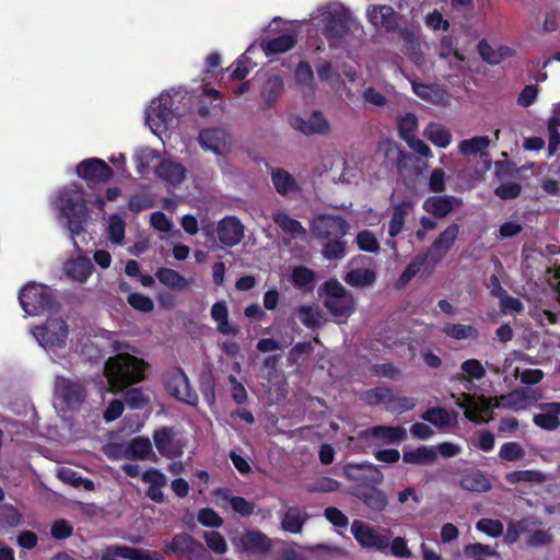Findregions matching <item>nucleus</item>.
Masks as SVG:
<instances>
[{"label": "nucleus", "instance_id": "obj_9", "mask_svg": "<svg viewBox=\"0 0 560 560\" xmlns=\"http://www.w3.org/2000/svg\"><path fill=\"white\" fill-rule=\"evenodd\" d=\"M323 34L330 47L338 46L350 32L351 15L346 10L329 12L325 19Z\"/></svg>", "mask_w": 560, "mask_h": 560}, {"label": "nucleus", "instance_id": "obj_1", "mask_svg": "<svg viewBox=\"0 0 560 560\" xmlns=\"http://www.w3.org/2000/svg\"><path fill=\"white\" fill-rule=\"evenodd\" d=\"M145 366L142 359L128 353H118L106 361L104 374L113 389L119 392L142 381Z\"/></svg>", "mask_w": 560, "mask_h": 560}, {"label": "nucleus", "instance_id": "obj_42", "mask_svg": "<svg viewBox=\"0 0 560 560\" xmlns=\"http://www.w3.org/2000/svg\"><path fill=\"white\" fill-rule=\"evenodd\" d=\"M93 268L90 259L79 257L68 264L67 275L74 280L85 282L91 276Z\"/></svg>", "mask_w": 560, "mask_h": 560}, {"label": "nucleus", "instance_id": "obj_32", "mask_svg": "<svg viewBox=\"0 0 560 560\" xmlns=\"http://www.w3.org/2000/svg\"><path fill=\"white\" fill-rule=\"evenodd\" d=\"M290 278L293 287L303 292L311 293L315 289L316 272L308 267H294Z\"/></svg>", "mask_w": 560, "mask_h": 560}, {"label": "nucleus", "instance_id": "obj_22", "mask_svg": "<svg viewBox=\"0 0 560 560\" xmlns=\"http://www.w3.org/2000/svg\"><path fill=\"white\" fill-rule=\"evenodd\" d=\"M539 408L544 412L534 415L533 422L540 429L556 430L560 425V401L544 402L539 405Z\"/></svg>", "mask_w": 560, "mask_h": 560}, {"label": "nucleus", "instance_id": "obj_11", "mask_svg": "<svg viewBox=\"0 0 560 560\" xmlns=\"http://www.w3.org/2000/svg\"><path fill=\"white\" fill-rule=\"evenodd\" d=\"M56 393L69 409H77L86 398V389L79 380L58 376L55 382Z\"/></svg>", "mask_w": 560, "mask_h": 560}, {"label": "nucleus", "instance_id": "obj_38", "mask_svg": "<svg viewBox=\"0 0 560 560\" xmlns=\"http://www.w3.org/2000/svg\"><path fill=\"white\" fill-rule=\"evenodd\" d=\"M505 480L510 485H516V483H536V485H542L547 477L546 475L540 470L535 469H526V470H513L505 475Z\"/></svg>", "mask_w": 560, "mask_h": 560}, {"label": "nucleus", "instance_id": "obj_30", "mask_svg": "<svg viewBox=\"0 0 560 560\" xmlns=\"http://www.w3.org/2000/svg\"><path fill=\"white\" fill-rule=\"evenodd\" d=\"M241 547L250 553H266L270 549V541L260 530H247L241 537Z\"/></svg>", "mask_w": 560, "mask_h": 560}, {"label": "nucleus", "instance_id": "obj_15", "mask_svg": "<svg viewBox=\"0 0 560 560\" xmlns=\"http://www.w3.org/2000/svg\"><path fill=\"white\" fill-rule=\"evenodd\" d=\"M456 404L464 409L465 417L476 423L485 422V416L491 412L490 399L483 395L462 393V401L458 400Z\"/></svg>", "mask_w": 560, "mask_h": 560}, {"label": "nucleus", "instance_id": "obj_53", "mask_svg": "<svg viewBox=\"0 0 560 560\" xmlns=\"http://www.w3.org/2000/svg\"><path fill=\"white\" fill-rule=\"evenodd\" d=\"M357 245L360 250L366 253H377L380 250V243L375 234L370 230H362L357 234Z\"/></svg>", "mask_w": 560, "mask_h": 560}, {"label": "nucleus", "instance_id": "obj_2", "mask_svg": "<svg viewBox=\"0 0 560 560\" xmlns=\"http://www.w3.org/2000/svg\"><path fill=\"white\" fill-rule=\"evenodd\" d=\"M317 293L323 299L324 307L338 324L346 323L355 312V298L336 278L322 283Z\"/></svg>", "mask_w": 560, "mask_h": 560}, {"label": "nucleus", "instance_id": "obj_44", "mask_svg": "<svg viewBox=\"0 0 560 560\" xmlns=\"http://www.w3.org/2000/svg\"><path fill=\"white\" fill-rule=\"evenodd\" d=\"M347 254L345 238L326 240L322 247V255L329 261L341 260Z\"/></svg>", "mask_w": 560, "mask_h": 560}, {"label": "nucleus", "instance_id": "obj_24", "mask_svg": "<svg viewBox=\"0 0 560 560\" xmlns=\"http://www.w3.org/2000/svg\"><path fill=\"white\" fill-rule=\"evenodd\" d=\"M310 515L300 506H289L281 517V528L290 534H301Z\"/></svg>", "mask_w": 560, "mask_h": 560}, {"label": "nucleus", "instance_id": "obj_4", "mask_svg": "<svg viewBox=\"0 0 560 560\" xmlns=\"http://www.w3.org/2000/svg\"><path fill=\"white\" fill-rule=\"evenodd\" d=\"M19 301L23 311L31 316L52 312L58 306L51 289L35 282L27 283L21 289Z\"/></svg>", "mask_w": 560, "mask_h": 560}, {"label": "nucleus", "instance_id": "obj_41", "mask_svg": "<svg viewBox=\"0 0 560 560\" xmlns=\"http://www.w3.org/2000/svg\"><path fill=\"white\" fill-rule=\"evenodd\" d=\"M436 452L425 445H421L412 451H404L402 460L408 464L427 465L434 462Z\"/></svg>", "mask_w": 560, "mask_h": 560}, {"label": "nucleus", "instance_id": "obj_28", "mask_svg": "<svg viewBox=\"0 0 560 560\" xmlns=\"http://www.w3.org/2000/svg\"><path fill=\"white\" fill-rule=\"evenodd\" d=\"M415 203L411 200H404L393 208L392 218L388 223V234L392 238L398 236L405 226L409 213L413 210Z\"/></svg>", "mask_w": 560, "mask_h": 560}, {"label": "nucleus", "instance_id": "obj_20", "mask_svg": "<svg viewBox=\"0 0 560 560\" xmlns=\"http://www.w3.org/2000/svg\"><path fill=\"white\" fill-rule=\"evenodd\" d=\"M412 92L421 100L435 105H445L450 101L448 92L438 84H425L411 81Z\"/></svg>", "mask_w": 560, "mask_h": 560}, {"label": "nucleus", "instance_id": "obj_10", "mask_svg": "<svg viewBox=\"0 0 560 560\" xmlns=\"http://www.w3.org/2000/svg\"><path fill=\"white\" fill-rule=\"evenodd\" d=\"M351 533L361 547L365 549L378 551H386L388 549V537L362 521L355 520L352 522Z\"/></svg>", "mask_w": 560, "mask_h": 560}, {"label": "nucleus", "instance_id": "obj_34", "mask_svg": "<svg viewBox=\"0 0 560 560\" xmlns=\"http://www.w3.org/2000/svg\"><path fill=\"white\" fill-rule=\"evenodd\" d=\"M299 129L306 136L326 135L330 131V125L320 110H314L307 120L301 119Z\"/></svg>", "mask_w": 560, "mask_h": 560}, {"label": "nucleus", "instance_id": "obj_5", "mask_svg": "<svg viewBox=\"0 0 560 560\" xmlns=\"http://www.w3.org/2000/svg\"><path fill=\"white\" fill-rule=\"evenodd\" d=\"M165 390L176 400L196 407L199 402L198 395L190 384L184 370L179 366L171 369L164 376Z\"/></svg>", "mask_w": 560, "mask_h": 560}, {"label": "nucleus", "instance_id": "obj_64", "mask_svg": "<svg viewBox=\"0 0 560 560\" xmlns=\"http://www.w3.org/2000/svg\"><path fill=\"white\" fill-rule=\"evenodd\" d=\"M522 192V186L515 182L503 183L495 187L494 195L502 200H512L517 198Z\"/></svg>", "mask_w": 560, "mask_h": 560}, {"label": "nucleus", "instance_id": "obj_45", "mask_svg": "<svg viewBox=\"0 0 560 560\" xmlns=\"http://www.w3.org/2000/svg\"><path fill=\"white\" fill-rule=\"evenodd\" d=\"M376 279L375 272L371 269H352L345 276V281L357 288L369 287L374 283Z\"/></svg>", "mask_w": 560, "mask_h": 560}, {"label": "nucleus", "instance_id": "obj_43", "mask_svg": "<svg viewBox=\"0 0 560 560\" xmlns=\"http://www.w3.org/2000/svg\"><path fill=\"white\" fill-rule=\"evenodd\" d=\"M462 373L455 378L458 381H480L486 376V369L477 359H468L460 365Z\"/></svg>", "mask_w": 560, "mask_h": 560}, {"label": "nucleus", "instance_id": "obj_58", "mask_svg": "<svg viewBox=\"0 0 560 560\" xmlns=\"http://www.w3.org/2000/svg\"><path fill=\"white\" fill-rule=\"evenodd\" d=\"M174 438V431L170 427H161L153 432V441L160 454H164L167 446L171 445Z\"/></svg>", "mask_w": 560, "mask_h": 560}, {"label": "nucleus", "instance_id": "obj_61", "mask_svg": "<svg viewBox=\"0 0 560 560\" xmlns=\"http://www.w3.org/2000/svg\"><path fill=\"white\" fill-rule=\"evenodd\" d=\"M127 302L132 308L143 313H149L154 308L153 300L138 292L130 293L127 296Z\"/></svg>", "mask_w": 560, "mask_h": 560}, {"label": "nucleus", "instance_id": "obj_27", "mask_svg": "<svg viewBox=\"0 0 560 560\" xmlns=\"http://www.w3.org/2000/svg\"><path fill=\"white\" fill-rule=\"evenodd\" d=\"M454 201L460 202V199L453 196H432L424 200L423 209L433 217L441 219L453 211Z\"/></svg>", "mask_w": 560, "mask_h": 560}, {"label": "nucleus", "instance_id": "obj_18", "mask_svg": "<svg viewBox=\"0 0 560 560\" xmlns=\"http://www.w3.org/2000/svg\"><path fill=\"white\" fill-rule=\"evenodd\" d=\"M378 485H368L357 488L352 494L373 512H383L388 505V498Z\"/></svg>", "mask_w": 560, "mask_h": 560}, {"label": "nucleus", "instance_id": "obj_39", "mask_svg": "<svg viewBox=\"0 0 560 560\" xmlns=\"http://www.w3.org/2000/svg\"><path fill=\"white\" fill-rule=\"evenodd\" d=\"M425 138L439 148H446L452 140L450 130L441 124L430 122L424 129Z\"/></svg>", "mask_w": 560, "mask_h": 560}, {"label": "nucleus", "instance_id": "obj_59", "mask_svg": "<svg viewBox=\"0 0 560 560\" xmlns=\"http://www.w3.org/2000/svg\"><path fill=\"white\" fill-rule=\"evenodd\" d=\"M197 521L206 526L219 528L223 525V518L211 508H202L197 513Z\"/></svg>", "mask_w": 560, "mask_h": 560}, {"label": "nucleus", "instance_id": "obj_57", "mask_svg": "<svg viewBox=\"0 0 560 560\" xmlns=\"http://www.w3.org/2000/svg\"><path fill=\"white\" fill-rule=\"evenodd\" d=\"M126 223L118 214H112L108 223V238L120 244L125 238Z\"/></svg>", "mask_w": 560, "mask_h": 560}, {"label": "nucleus", "instance_id": "obj_23", "mask_svg": "<svg viewBox=\"0 0 560 560\" xmlns=\"http://www.w3.org/2000/svg\"><path fill=\"white\" fill-rule=\"evenodd\" d=\"M211 318L218 324L217 330L226 336H236L240 328L229 320V307L224 300L217 301L211 307Z\"/></svg>", "mask_w": 560, "mask_h": 560}, {"label": "nucleus", "instance_id": "obj_16", "mask_svg": "<svg viewBox=\"0 0 560 560\" xmlns=\"http://www.w3.org/2000/svg\"><path fill=\"white\" fill-rule=\"evenodd\" d=\"M220 243L228 247L237 245L244 237V225L237 217L223 218L217 229Z\"/></svg>", "mask_w": 560, "mask_h": 560}, {"label": "nucleus", "instance_id": "obj_12", "mask_svg": "<svg viewBox=\"0 0 560 560\" xmlns=\"http://www.w3.org/2000/svg\"><path fill=\"white\" fill-rule=\"evenodd\" d=\"M366 19L376 28H384L387 33H396L399 30L401 16L390 5L370 4L366 9Z\"/></svg>", "mask_w": 560, "mask_h": 560}, {"label": "nucleus", "instance_id": "obj_36", "mask_svg": "<svg viewBox=\"0 0 560 560\" xmlns=\"http://www.w3.org/2000/svg\"><path fill=\"white\" fill-rule=\"evenodd\" d=\"M152 453L149 438L136 436L131 439L125 450V457L132 460H144Z\"/></svg>", "mask_w": 560, "mask_h": 560}, {"label": "nucleus", "instance_id": "obj_50", "mask_svg": "<svg viewBox=\"0 0 560 560\" xmlns=\"http://www.w3.org/2000/svg\"><path fill=\"white\" fill-rule=\"evenodd\" d=\"M199 390L209 406H213L215 404V381L211 372H203L200 374Z\"/></svg>", "mask_w": 560, "mask_h": 560}, {"label": "nucleus", "instance_id": "obj_25", "mask_svg": "<svg viewBox=\"0 0 560 560\" xmlns=\"http://www.w3.org/2000/svg\"><path fill=\"white\" fill-rule=\"evenodd\" d=\"M212 494L224 502H229L232 510L241 516L248 517L255 511V504L247 501L243 497L231 495V490L228 488H217L212 491Z\"/></svg>", "mask_w": 560, "mask_h": 560}, {"label": "nucleus", "instance_id": "obj_47", "mask_svg": "<svg viewBox=\"0 0 560 560\" xmlns=\"http://www.w3.org/2000/svg\"><path fill=\"white\" fill-rule=\"evenodd\" d=\"M275 223L284 232L294 236L306 234L305 228L300 221L291 218L285 212H278L273 217Z\"/></svg>", "mask_w": 560, "mask_h": 560}, {"label": "nucleus", "instance_id": "obj_49", "mask_svg": "<svg viewBox=\"0 0 560 560\" xmlns=\"http://www.w3.org/2000/svg\"><path fill=\"white\" fill-rule=\"evenodd\" d=\"M392 389L388 387H375L363 393L362 399L369 406L386 405L392 399Z\"/></svg>", "mask_w": 560, "mask_h": 560}, {"label": "nucleus", "instance_id": "obj_62", "mask_svg": "<svg viewBox=\"0 0 560 560\" xmlns=\"http://www.w3.org/2000/svg\"><path fill=\"white\" fill-rule=\"evenodd\" d=\"M425 262V257H419L417 256L415 259H412L404 269L399 277V284L401 287H405L408 284L411 279L421 270V267Z\"/></svg>", "mask_w": 560, "mask_h": 560}, {"label": "nucleus", "instance_id": "obj_56", "mask_svg": "<svg viewBox=\"0 0 560 560\" xmlns=\"http://www.w3.org/2000/svg\"><path fill=\"white\" fill-rule=\"evenodd\" d=\"M203 539L207 547L217 555H224L228 551V544L221 533L217 530L205 532Z\"/></svg>", "mask_w": 560, "mask_h": 560}, {"label": "nucleus", "instance_id": "obj_8", "mask_svg": "<svg viewBox=\"0 0 560 560\" xmlns=\"http://www.w3.org/2000/svg\"><path fill=\"white\" fill-rule=\"evenodd\" d=\"M69 328L62 318H48L44 325L36 326L33 335L44 348H61L66 345Z\"/></svg>", "mask_w": 560, "mask_h": 560}, {"label": "nucleus", "instance_id": "obj_55", "mask_svg": "<svg viewBox=\"0 0 560 560\" xmlns=\"http://www.w3.org/2000/svg\"><path fill=\"white\" fill-rule=\"evenodd\" d=\"M524 456L525 450L517 442H505L499 451V457L505 462H516Z\"/></svg>", "mask_w": 560, "mask_h": 560}, {"label": "nucleus", "instance_id": "obj_7", "mask_svg": "<svg viewBox=\"0 0 560 560\" xmlns=\"http://www.w3.org/2000/svg\"><path fill=\"white\" fill-rule=\"evenodd\" d=\"M311 230L317 240L326 241L345 238L350 230V225L341 215L324 213L313 219Z\"/></svg>", "mask_w": 560, "mask_h": 560}, {"label": "nucleus", "instance_id": "obj_17", "mask_svg": "<svg viewBox=\"0 0 560 560\" xmlns=\"http://www.w3.org/2000/svg\"><path fill=\"white\" fill-rule=\"evenodd\" d=\"M228 138V133L222 128H205L199 131L198 142L202 149L222 155L229 147Z\"/></svg>", "mask_w": 560, "mask_h": 560}, {"label": "nucleus", "instance_id": "obj_6", "mask_svg": "<svg viewBox=\"0 0 560 560\" xmlns=\"http://www.w3.org/2000/svg\"><path fill=\"white\" fill-rule=\"evenodd\" d=\"M165 550L178 560H211L205 546L188 533L175 534Z\"/></svg>", "mask_w": 560, "mask_h": 560}, {"label": "nucleus", "instance_id": "obj_63", "mask_svg": "<svg viewBox=\"0 0 560 560\" xmlns=\"http://www.w3.org/2000/svg\"><path fill=\"white\" fill-rule=\"evenodd\" d=\"M125 404L131 409H142L149 401L140 388H130L124 395Z\"/></svg>", "mask_w": 560, "mask_h": 560}, {"label": "nucleus", "instance_id": "obj_29", "mask_svg": "<svg viewBox=\"0 0 560 560\" xmlns=\"http://www.w3.org/2000/svg\"><path fill=\"white\" fill-rule=\"evenodd\" d=\"M298 43L296 35L282 34L276 38L262 40L260 46L267 57L284 54L291 50Z\"/></svg>", "mask_w": 560, "mask_h": 560}, {"label": "nucleus", "instance_id": "obj_46", "mask_svg": "<svg viewBox=\"0 0 560 560\" xmlns=\"http://www.w3.org/2000/svg\"><path fill=\"white\" fill-rule=\"evenodd\" d=\"M489 145L490 139L488 136H476L470 139L462 140L458 144V149L464 155H477L478 153L482 154L483 150Z\"/></svg>", "mask_w": 560, "mask_h": 560}, {"label": "nucleus", "instance_id": "obj_31", "mask_svg": "<svg viewBox=\"0 0 560 560\" xmlns=\"http://www.w3.org/2000/svg\"><path fill=\"white\" fill-rule=\"evenodd\" d=\"M366 436H373L383 441L386 444H396L406 438V430L404 427L392 425H374L366 430Z\"/></svg>", "mask_w": 560, "mask_h": 560}, {"label": "nucleus", "instance_id": "obj_40", "mask_svg": "<svg viewBox=\"0 0 560 560\" xmlns=\"http://www.w3.org/2000/svg\"><path fill=\"white\" fill-rule=\"evenodd\" d=\"M442 331L455 340L477 339L479 337L478 329L472 325L446 323Z\"/></svg>", "mask_w": 560, "mask_h": 560}, {"label": "nucleus", "instance_id": "obj_14", "mask_svg": "<svg viewBox=\"0 0 560 560\" xmlns=\"http://www.w3.org/2000/svg\"><path fill=\"white\" fill-rule=\"evenodd\" d=\"M343 476L350 481L368 482L381 485L384 481V475L380 467L370 463H348L343 466Z\"/></svg>", "mask_w": 560, "mask_h": 560}, {"label": "nucleus", "instance_id": "obj_35", "mask_svg": "<svg viewBox=\"0 0 560 560\" xmlns=\"http://www.w3.org/2000/svg\"><path fill=\"white\" fill-rule=\"evenodd\" d=\"M271 180L276 191L281 196L300 191V187L294 177L283 168H273L271 171Z\"/></svg>", "mask_w": 560, "mask_h": 560}, {"label": "nucleus", "instance_id": "obj_33", "mask_svg": "<svg viewBox=\"0 0 560 560\" xmlns=\"http://www.w3.org/2000/svg\"><path fill=\"white\" fill-rule=\"evenodd\" d=\"M421 419L440 429L448 428L456 422L457 413L443 407H432L421 415Z\"/></svg>", "mask_w": 560, "mask_h": 560}, {"label": "nucleus", "instance_id": "obj_54", "mask_svg": "<svg viewBox=\"0 0 560 560\" xmlns=\"http://www.w3.org/2000/svg\"><path fill=\"white\" fill-rule=\"evenodd\" d=\"M476 529L491 538H498L503 535L504 526L500 520L483 517L477 522Z\"/></svg>", "mask_w": 560, "mask_h": 560}, {"label": "nucleus", "instance_id": "obj_51", "mask_svg": "<svg viewBox=\"0 0 560 560\" xmlns=\"http://www.w3.org/2000/svg\"><path fill=\"white\" fill-rule=\"evenodd\" d=\"M23 521V517L19 510L10 504L0 506V527L13 528L19 526Z\"/></svg>", "mask_w": 560, "mask_h": 560}, {"label": "nucleus", "instance_id": "obj_48", "mask_svg": "<svg viewBox=\"0 0 560 560\" xmlns=\"http://www.w3.org/2000/svg\"><path fill=\"white\" fill-rule=\"evenodd\" d=\"M153 114L164 124L173 119V100L168 94H161L158 100L152 103Z\"/></svg>", "mask_w": 560, "mask_h": 560}, {"label": "nucleus", "instance_id": "obj_3", "mask_svg": "<svg viewBox=\"0 0 560 560\" xmlns=\"http://www.w3.org/2000/svg\"><path fill=\"white\" fill-rule=\"evenodd\" d=\"M58 208L67 219L71 237L80 235L89 219V208L82 192L72 188L63 189L58 197Z\"/></svg>", "mask_w": 560, "mask_h": 560}, {"label": "nucleus", "instance_id": "obj_19", "mask_svg": "<svg viewBox=\"0 0 560 560\" xmlns=\"http://www.w3.org/2000/svg\"><path fill=\"white\" fill-rule=\"evenodd\" d=\"M186 173L187 170L182 163L168 159L162 160L155 167L156 176L174 187L184 182Z\"/></svg>", "mask_w": 560, "mask_h": 560}, {"label": "nucleus", "instance_id": "obj_52", "mask_svg": "<svg viewBox=\"0 0 560 560\" xmlns=\"http://www.w3.org/2000/svg\"><path fill=\"white\" fill-rule=\"evenodd\" d=\"M417 128L418 120L416 115L412 113H407L404 117L400 118L398 122L399 136L406 142L416 137Z\"/></svg>", "mask_w": 560, "mask_h": 560}, {"label": "nucleus", "instance_id": "obj_13", "mask_svg": "<svg viewBox=\"0 0 560 560\" xmlns=\"http://www.w3.org/2000/svg\"><path fill=\"white\" fill-rule=\"evenodd\" d=\"M77 174L86 183L100 184L108 182L113 177L114 172L104 160L90 158L78 164Z\"/></svg>", "mask_w": 560, "mask_h": 560}, {"label": "nucleus", "instance_id": "obj_26", "mask_svg": "<svg viewBox=\"0 0 560 560\" xmlns=\"http://www.w3.org/2000/svg\"><path fill=\"white\" fill-rule=\"evenodd\" d=\"M458 233L459 225L457 223H452L433 241L431 249L438 254L434 262H439L447 254L454 245Z\"/></svg>", "mask_w": 560, "mask_h": 560}, {"label": "nucleus", "instance_id": "obj_37", "mask_svg": "<svg viewBox=\"0 0 560 560\" xmlns=\"http://www.w3.org/2000/svg\"><path fill=\"white\" fill-rule=\"evenodd\" d=\"M155 277L162 284L171 290L183 291L189 287V281L179 272L171 268H159L155 272Z\"/></svg>", "mask_w": 560, "mask_h": 560}, {"label": "nucleus", "instance_id": "obj_60", "mask_svg": "<svg viewBox=\"0 0 560 560\" xmlns=\"http://www.w3.org/2000/svg\"><path fill=\"white\" fill-rule=\"evenodd\" d=\"M153 206V198L145 192L133 194L128 201V208L133 213H139L143 210L152 208Z\"/></svg>", "mask_w": 560, "mask_h": 560}, {"label": "nucleus", "instance_id": "obj_21", "mask_svg": "<svg viewBox=\"0 0 560 560\" xmlns=\"http://www.w3.org/2000/svg\"><path fill=\"white\" fill-rule=\"evenodd\" d=\"M459 487L469 492L483 493L491 490L492 483L482 470L472 469L462 474Z\"/></svg>", "mask_w": 560, "mask_h": 560}]
</instances>
